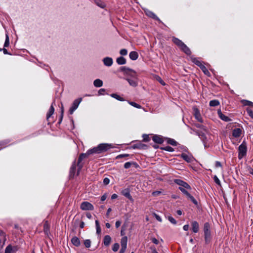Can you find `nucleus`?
<instances>
[{
  "label": "nucleus",
  "mask_w": 253,
  "mask_h": 253,
  "mask_svg": "<svg viewBox=\"0 0 253 253\" xmlns=\"http://www.w3.org/2000/svg\"><path fill=\"white\" fill-rule=\"evenodd\" d=\"M191 60L193 63L198 66L199 67L203 65L202 63L196 58L191 57Z\"/></svg>",
  "instance_id": "nucleus-22"
},
{
  "label": "nucleus",
  "mask_w": 253,
  "mask_h": 253,
  "mask_svg": "<svg viewBox=\"0 0 253 253\" xmlns=\"http://www.w3.org/2000/svg\"><path fill=\"white\" fill-rule=\"evenodd\" d=\"M109 182H110V180L109 178L106 177L103 180V183L105 184V185H107L109 183Z\"/></svg>",
  "instance_id": "nucleus-49"
},
{
  "label": "nucleus",
  "mask_w": 253,
  "mask_h": 253,
  "mask_svg": "<svg viewBox=\"0 0 253 253\" xmlns=\"http://www.w3.org/2000/svg\"><path fill=\"white\" fill-rule=\"evenodd\" d=\"M214 182L218 185H220V181L219 179L218 178L217 176L215 175L213 177Z\"/></svg>",
  "instance_id": "nucleus-46"
},
{
  "label": "nucleus",
  "mask_w": 253,
  "mask_h": 253,
  "mask_svg": "<svg viewBox=\"0 0 253 253\" xmlns=\"http://www.w3.org/2000/svg\"><path fill=\"white\" fill-rule=\"evenodd\" d=\"M183 228L185 231H187L189 229V225L188 224L185 225Z\"/></svg>",
  "instance_id": "nucleus-57"
},
{
  "label": "nucleus",
  "mask_w": 253,
  "mask_h": 253,
  "mask_svg": "<svg viewBox=\"0 0 253 253\" xmlns=\"http://www.w3.org/2000/svg\"><path fill=\"white\" fill-rule=\"evenodd\" d=\"M110 96L121 101H124L125 100L123 98H122V97H121L120 95L116 93L111 94Z\"/></svg>",
  "instance_id": "nucleus-28"
},
{
  "label": "nucleus",
  "mask_w": 253,
  "mask_h": 253,
  "mask_svg": "<svg viewBox=\"0 0 253 253\" xmlns=\"http://www.w3.org/2000/svg\"><path fill=\"white\" fill-rule=\"evenodd\" d=\"M172 42L186 54L190 55L191 54V51L189 47H187V45L185 44L181 40L176 38H173Z\"/></svg>",
  "instance_id": "nucleus-2"
},
{
  "label": "nucleus",
  "mask_w": 253,
  "mask_h": 253,
  "mask_svg": "<svg viewBox=\"0 0 253 253\" xmlns=\"http://www.w3.org/2000/svg\"><path fill=\"white\" fill-rule=\"evenodd\" d=\"M121 224V222L120 221H117L115 223L116 228H118L119 227H120Z\"/></svg>",
  "instance_id": "nucleus-55"
},
{
  "label": "nucleus",
  "mask_w": 253,
  "mask_h": 253,
  "mask_svg": "<svg viewBox=\"0 0 253 253\" xmlns=\"http://www.w3.org/2000/svg\"><path fill=\"white\" fill-rule=\"evenodd\" d=\"M156 80L163 85H165L166 84L165 82L163 81V80L159 76H157L156 78Z\"/></svg>",
  "instance_id": "nucleus-43"
},
{
  "label": "nucleus",
  "mask_w": 253,
  "mask_h": 253,
  "mask_svg": "<svg viewBox=\"0 0 253 253\" xmlns=\"http://www.w3.org/2000/svg\"><path fill=\"white\" fill-rule=\"evenodd\" d=\"M96 233L98 234H99L101 233V228H100V227H96Z\"/></svg>",
  "instance_id": "nucleus-56"
},
{
  "label": "nucleus",
  "mask_w": 253,
  "mask_h": 253,
  "mask_svg": "<svg viewBox=\"0 0 253 253\" xmlns=\"http://www.w3.org/2000/svg\"><path fill=\"white\" fill-rule=\"evenodd\" d=\"M215 166H216V167H219L221 166V165L220 162H216V164H215Z\"/></svg>",
  "instance_id": "nucleus-61"
},
{
  "label": "nucleus",
  "mask_w": 253,
  "mask_h": 253,
  "mask_svg": "<svg viewBox=\"0 0 253 253\" xmlns=\"http://www.w3.org/2000/svg\"><path fill=\"white\" fill-rule=\"evenodd\" d=\"M219 104V102L217 100H212L210 102V105L211 106L214 107L217 106Z\"/></svg>",
  "instance_id": "nucleus-32"
},
{
  "label": "nucleus",
  "mask_w": 253,
  "mask_h": 253,
  "mask_svg": "<svg viewBox=\"0 0 253 253\" xmlns=\"http://www.w3.org/2000/svg\"><path fill=\"white\" fill-rule=\"evenodd\" d=\"M192 230L194 233H197L199 231V224L197 221H194L192 222Z\"/></svg>",
  "instance_id": "nucleus-18"
},
{
  "label": "nucleus",
  "mask_w": 253,
  "mask_h": 253,
  "mask_svg": "<svg viewBox=\"0 0 253 253\" xmlns=\"http://www.w3.org/2000/svg\"><path fill=\"white\" fill-rule=\"evenodd\" d=\"M200 68H201V69L202 70V71L204 72V73L205 75H206L208 76H210V72H209V71L208 70L207 68L205 66V65H204L203 64Z\"/></svg>",
  "instance_id": "nucleus-30"
},
{
  "label": "nucleus",
  "mask_w": 253,
  "mask_h": 253,
  "mask_svg": "<svg viewBox=\"0 0 253 253\" xmlns=\"http://www.w3.org/2000/svg\"><path fill=\"white\" fill-rule=\"evenodd\" d=\"M199 135L200 136L201 139L203 140L204 143H205L206 142V139L207 138L206 137V135H205V133H203V132H201V133L199 134Z\"/></svg>",
  "instance_id": "nucleus-36"
},
{
  "label": "nucleus",
  "mask_w": 253,
  "mask_h": 253,
  "mask_svg": "<svg viewBox=\"0 0 253 253\" xmlns=\"http://www.w3.org/2000/svg\"><path fill=\"white\" fill-rule=\"evenodd\" d=\"M117 63L119 65H124L126 64V60L123 57H120L117 59Z\"/></svg>",
  "instance_id": "nucleus-24"
},
{
  "label": "nucleus",
  "mask_w": 253,
  "mask_h": 253,
  "mask_svg": "<svg viewBox=\"0 0 253 253\" xmlns=\"http://www.w3.org/2000/svg\"><path fill=\"white\" fill-rule=\"evenodd\" d=\"M151 240L153 243H154L155 244H156V245L158 244L159 243V241L155 238H152Z\"/></svg>",
  "instance_id": "nucleus-51"
},
{
  "label": "nucleus",
  "mask_w": 253,
  "mask_h": 253,
  "mask_svg": "<svg viewBox=\"0 0 253 253\" xmlns=\"http://www.w3.org/2000/svg\"><path fill=\"white\" fill-rule=\"evenodd\" d=\"M113 147V146L111 144L101 143L99 144L97 147H94L93 148L88 150L87 154H100L103 152L107 151V150Z\"/></svg>",
  "instance_id": "nucleus-1"
},
{
  "label": "nucleus",
  "mask_w": 253,
  "mask_h": 253,
  "mask_svg": "<svg viewBox=\"0 0 253 253\" xmlns=\"http://www.w3.org/2000/svg\"><path fill=\"white\" fill-rule=\"evenodd\" d=\"M118 198V195L116 194H113L111 196L112 199H115Z\"/></svg>",
  "instance_id": "nucleus-58"
},
{
  "label": "nucleus",
  "mask_w": 253,
  "mask_h": 253,
  "mask_svg": "<svg viewBox=\"0 0 253 253\" xmlns=\"http://www.w3.org/2000/svg\"><path fill=\"white\" fill-rule=\"evenodd\" d=\"M121 193L126 197L127 198L131 201H132V198L130 194L129 191L127 189H125L122 191Z\"/></svg>",
  "instance_id": "nucleus-14"
},
{
  "label": "nucleus",
  "mask_w": 253,
  "mask_h": 253,
  "mask_svg": "<svg viewBox=\"0 0 253 253\" xmlns=\"http://www.w3.org/2000/svg\"><path fill=\"white\" fill-rule=\"evenodd\" d=\"M80 226L81 228H83L84 226V223L83 221L81 222Z\"/></svg>",
  "instance_id": "nucleus-62"
},
{
  "label": "nucleus",
  "mask_w": 253,
  "mask_h": 253,
  "mask_svg": "<svg viewBox=\"0 0 253 253\" xmlns=\"http://www.w3.org/2000/svg\"><path fill=\"white\" fill-rule=\"evenodd\" d=\"M193 114L196 119L199 122H202V118L199 110L196 107L193 108Z\"/></svg>",
  "instance_id": "nucleus-10"
},
{
  "label": "nucleus",
  "mask_w": 253,
  "mask_h": 253,
  "mask_svg": "<svg viewBox=\"0 0 253 253\" xmlns=\"http://www.w3.org/2000/svg\"><path fill=\"white\" fill-rule=\"evenodd\" d=\"M241 102L245 106H250L252 107H253V102H252L250 101H248V100H242L241 101Z\"/></svg>",
  "instance_id": "nucleus-27"
},
{
  "label": "nucleus",
  "mask_w": 253,
  "mask_h": 253,
  "mask_svg": "<svg viewBox=\"0 0 253 253\" xmlns=\"http://www.w3.org/2000/svg\"><path fill=\"white\" fill-rule=\"evenodd\" d=\"M120 53L122 55H126L127 54V51L126 49H122L120 50Z\"/></svg>",
  "instance_id": "nucleus-45"
},
{
  "label": "nucleus",
  "mask_w": 253,
  "mask_h": 253,
  "mask_svg": "<svg viewBox=\"0 0 253 253\" xmlns=\"http://www.w3.org/2000/svg\"><path fill=\"white\" fill-rule=\"evenodd\" d=\"M111 238L109 235H106L104 238V244L105 246H108L111 242Z\"/></svg>",
  "instance_id": "nucleus-25"
},
{
  "label": "nucleus",
  "mask_w": 253,
  "mask_h": 253,
  "mask_svg": "<svg viewBox=\"0 0 253 253\" xmlns=\"http://www.w3.org/2000/svg\"><path fill=\"white\" fill-rule=\"evenodd\" d=\"M242 133V130L240 128H236L233 130L232 135L235 137H239Z\"/></svg>",
  "instance_id": "nucleus-16"
},
{
  "label": "nucleus",
  "mask_w": 253,
  "mask_h": 253,
  "mask_svg": "<svg viewBox=\"0 0 253 253\" xmlns=\"http://www.w3.org/2000/svg\"><path fill=\"white\" fill-rule=\"evenodd\" d=\"M12 247L11 246H8L5 250V253H11Z\"/></svg>",
  "instance_id": "nucleus-42"
},
{
  "label": "nucleus",
  "mask_w": 253,
  "mask_h": 253,
  "mask_svg": "<svg viewBox=\"0 0 253 253\" xmlns=\"http://www.w3.org/2000/svg\"><path fill=\"white\" fill-rule=\"evenodd\" d=\"M128 103L131 106L135 107V108H138V109H140V108H141V106L136 103L135 102H131V101H128Z\"/></svg>",
  "instance_id": "nucleus-34"
},
{
  "label": "nucleus",
  "mask_w": 253,
  "mask_h": 253,
  "mask_svg": "<svg viewBox=\"0 0 253 253\" xmlns=\"http://www.w3.org/2000/svg\"><path fill=\"white\" fill-rule=\"evenodd\" d=\"M239 155L238 158L241 159L244 157L247 153V146L245 143L243 142L238 148Z\"/></svg>",
  "instance_id": "nucleus-4"
},
{
  "label": "nucleus",
  "mask_w": 253,
  "mask_h": 253,
  "mask_svg": "<svg viewBox=\"0 0 253 253\" xmlns=\"http://www.w3.org/2000/svg\"><path fill=\"white\" fill-rule=\"evenodd\" d=\"M153 140L154 142H156L157 143H159V144H161L163 142V140L162 138H161V137H160L158 136H153Z\"/></svg>",
  "instance_id": "nucleus-26"
},
{
  "label": "nucleus",
  "mask_w": 253,
  "mask_h": 253,
  "mask_svg": "<svg viewBox=\"0 0 253 253\" xmlns=\"http://www.w3.org/2000/svg\"><path fill=\"white\" fill-rule=\"evenodd\" d=\"M54 108L52 105L50 106L48 112L46 115V119L47 120H48L49 118L52 115V114L54 113Z\"/></svg>",
  "instance_id": "nucleus-21"
},
{
  "label": "nucleus",
  "mask_w": 253,
  "mask_h": 253,
  "mask_svg": "<svg viewBox=\"0 0 253 253\" xmlns=\"http://www.w3.org/2000/svg\"><path fill=\"white\" fill-rule=\"evenodd\" d=\"M181 157L188 163H191L193 161L194 158L191 155H187L185 153H182Z\"/></svg>",
  "instance_id": "nucleus-12"
},
{
  "label": "nucleus",
  "mask_w": 253,
  "mask_h": 253,
  "mask_svg": "<svg viewBox=\"0 0 253 253\" xmlns=\"http://www.w3.org/2000/svg\"><path fill=\"white\" fill-rule=\"evenodd\" d=\"M90 154H87V152H86V153L85 154H82L79 158V160H78V165H79V164L82 162V161L87 156H88V155H89Z\"/></svg>",
  "instance_id": "nucleus-31"
},
{
  "label": "nucleus",
  "mask_w": 253,
  "mask_h": 253,
  "mask_svg": "<svg viewBox=\"0 0 253 253\" xmlns=\"http://www.w3.org/2000/svg\"><path fill=\"white\" fill-rule=\"evenodd\" d=\"M127 81L128 82L129 84L132 86L135 87L137 85V83L136 80H131L129 79H127Z\"/></svg>",
  "instance_id": "nucleus-29"
},
{
  "label": "nucleus",
  "mask_w": 253,
  "mask_h": 253,
  "mask_svg": "<svg viewBox=\"0 0 253 253\" xmlns=\"http://www.w3.org/2000/svg\"><path fill=\"white\" fill-rule=\"evenodd\" d=\"M247 111L248 112V114H249V115L253 119V112L252 110H251V109H247Z\"/></svg>",
  "instance_id": "nucleus-47"
},
{
  "label": "nucleus",
  "mask_w": 253,
  "mask_h": 253,
  "mask_svg": "<svg viewBox=\"0 0 253 253\" xmlns=\"http://www.w3.org/2000/svg\"><path fill=\"white\" fill-rule=\"evenodd\" d=\"M132 165H134V166H136L137 164L135 162H126L124 165V168L125 169H128Z\"/></svg>",
  "instance_id": "nucleus-33"
},
{
  "label": "nucleus",
  "mask_w": 253,
  "mask_h": 253,
  "mask_svg": "<svg viewBox=\"0 0 253 253\" xmlns=\"http://www.w3.org/2000/svg\"><path fill=\"white\" fill-rule=\"evenodd\" d=\"M80 208L83 211H92L94 210L93 206L88 202H84L81 203Z\"/></svg>",
  "instance_id": "nucleus-5"
},
{
  "label": "nucleus",
  "mask_w": 253,
  "mask_h": 253,
  "mask_svg": "<svg viewBox=\"0 0 253 253\" xmlns=\"http://www.w3.org/2000/svg\"><path fill=\"white\" fill-rule=\"evenodd\" d=\"M129 155L127 154H121L116 157V159H120L128 156Z\"/></svg>",
  "instance_id": "nucleus-48"
},
{
  "label": "nucleus",
  "mask_w": 253,
  "mask_h": 253,
  "mask_svg": "<svg viewBox=\"0 0 253 253\" xmlns=\"http://www.w3.org/2000/svg\"><path fill=\"white\" fill-rule=\"evenodd\" d=\"M168 143L173 145V146H176L177 145V142L172 139H169L168 140Z\"/></svg>",
  "instance_id": "nucleus-38"
},
{
  "label": "nucleus",
  "mask_w": 253,
  "mask_h": 253,
  "mask_svg": "<svg viewBox=\"0 0 253 253\" xmlns=\"http://www.w3.org/2000/svg\"><path fill=\"white\" fill-rule=\"evenodd\" d=\"M96 227H100L99 221L98 220L95 221Z\"/></svg>",
  "instance_id": "nucleus-63"
},
{
  "label": "nucleus",
  "mask_w": 253,
  "mask_h": 253,
  "mask_svg": "<svg viewBox=\"0 0 253 253\" xmlns=\"http://www.w3.org/2000/svg\"><path fill=\"white\" fill-rule=\"evenodd\" d=\"M112 211V209L111 208H109L108 210H107V213H106V215L107 216H109V214H110V212Z\"/></svg>",
  "instance_id": "nucleus-59"
},
{
  "label": "nucleus",
  "mask_w": 253,
  "mask_h": 253,
  "mask_svg": "<svg viewBox=\"0 0 253 253\" xmlns=\"http://www.w3.org/2000/svg\"><path fill=\"white\" fill-rule=\"evenodd\" d=\"M145 13L149 17H151L153 19L159 20V19L158 18V17L152 11H151L148 9H146V10H145Z\"/></svg>",
  "instance_id": "nucleus-15"
},
{
  "label": "nucleus",
  "mask_w": 253,
  "mask_h": 253,
  "mask_svg": "<svg viewBox=\"0 0 253 253\" xmlns=\"http://www.w3.org/2000/svg\"><path fill=\"white\" fill-rule=\"evenodd\" d=\"M107 197V194L105 193L101 196V200L102 201H104L106 199Z\"/></svg>",
  "instance_id": "nucleus-52"
},
{
  "label": "nucleus",
  "mask_w": 253,
  "mask_h": 253,
  "mask_svg": "<svg viewBox=\"0 0 253 253\" xmlns=\"http://www.w3.org/2000/svg\"><path fill=\"white\" fill-rule=\"evenodd\" d=\"M205 239L206 243L210 242L211 239L210 226L208 223H205L204 227Z\"/></svg>",
  "instance_id": "nucleus-3"
},
{
  "label": "nucleus",
  "mask_w": 253,
  "mask_h": 253,
  "mask_svg": "<svg viewBox=\"0 0 253 253\" xmlns=\"http://www.w3.org/2000/svg\"><path fill=\"white\" fill-rule=\"evenodd\" d=\"M71 242L72 244L76 246H79L80 244V240L77 237H74L72 238Z\"/></svg>",
  "instance_id": "nucleus-23"
},
{
  "label": "nucleus",
  "mask_w": 253,
  "mask_h": 253,
  "mask_svg": "<svg viewBox=\"0 0 253 253\" xmlns=\"http://www.w3.org/2000/svg\"><path fill=\"white\" fill-rule=\"evenodd\" d=\"M168 220L172 224H176V221L172 216H169L168 217Z\"/></svg>",
  "instance_id": "nucleus-41"
},
{
  "label": "nucleus",
  "mask_w": 253,
  "mask_h": 253,
  "mask_svg": "<svg viewBox=\"0 0 253 253\" xmlns=\"http://www.w3.org/2000/svg\"><path fill=\"white\" fill-rule=\"evenodd\" d=\"M129 56L131 60H135L138 57V54L136 51H131L129 53Z\"/></svg>",
  "instance_id": "nucleus-19"
},
{
  "label": "nucleus",
  "mask_w": 253,
  "mask_h": 253,
  "mask_svg": "<svg viewBox=\"0 0 253 253\" xmlns=\"http://www.w3.org/2000/svg\"><path fill=\"white\" fill-rule=\"evenodd\" d=\"M9 37L7 34H6V39L4 42V46L7 47L9 45Z\"/></svg>",
  "instance_id": "nucleus-39"
},
{
  "label": "nucleus",
  "mask_w": 253,
  "mask_h": 253,
  "mask_svg": "<svg viewBox=\"0 0 253 253\" xmlns=\"http://www.w3.org/2000/svg\"><path fill=\"white\" fill-rule=\"evenodd\" d=\"M175 182L179 185V187H183V188H185L186 189H191V187L183 181L180 179H176L175 180Z\"/></svg>",
  "instance_id": "nucleus-9"
},
{
  "label": "nucleus",
  "mask_w": 253,
  "mask_h": 253,
  "mask_svg": "<svg viewBox=\"0 0 253 253\" xmlns=\"http://www.w3.org/2000/svg\"><path fill=\"white\" fill-rule=\"evenodd\" d=\"M179 189L180 190V191L184 194L195 205H197L198 204V203L196 199L191 196L190 193L188 192V189H186L185 188H183V187H179Z\"/></svg>",
  "instance_id": "nucleus-6"
},
{
  "label": "nucleus",
  "mask_w": 253,
  "mask_h": 253,
  "mask_svg": "<svg viewBox=\"0 0 253 253\" xmlns=\"http://www.w3.org/2000/svg\"><path fill=\"white\" fill-rule=\"evenodd\" d=\"M49 225H48V223L47 222H46L44 224V232L47 234L48 232L49 231Z\"/></svg>",
  "instance_id": "nucleus-35"
},
{
  "label": "nucleus",
  "mask_w": 253,
  "mask_h": 253,
  "mask_svg": "<svg viewBox=\"0 0 253 253\" xmlns=\"http://www.w3.org/2000/svg\"><path fill=\"white\" fill-rule=\"evenodd\" d=\"M126 228L125 227V226L123 225L122 227V230L121 231V234L122 236H123L125 235V230Z\"/></svg>",
  "instance_id": "nucleus-54"
},
{
  "label": "nucleus",
  "mask_w": 253,
  "mask_h": 253,
  "mask_svg": "<svg viewBox=\"0 0 253 253\" xmlns=\"http://www.w3.org/2000/svg\"><path fill=\"white\" fill-rule=\"evenodd\" d=\"M82 100V98H80L74 101L72 105L69 110L70 114H73L75 110H76L78 108Z\"/></svg>",
  "instance_id": "nucleus-7"
},
{
  "label": "nucleus",
  "mask_w": 253,
  "mask_h": 253,
  "mask_svg": "<svg viewBox=\"0 0 253 253\" xmlns=\"http://www.w3.org/2000/svg\"><path fill=\"white\" fill-rule=\"evenodd\" d=\"M196 126L197 127L201 128L202 129V130H203L205 131H206V129L205 128V127L203 126H202L201 125H200V124H196Z\"/></svg>",
  "instance_id": "nucleus-50"
},
{
  "label": "nucleus",
  "mask_w": 253,
  "mask_h": 253,
  "mask_svg": "<svg viewBox=\"0 0 253 253\" xmlns=\"http://www.w3.org/2000/svg\"><path fill=\"white\" fill-rule=\"evenodd\" d=\"M93 84L95 87H99L102 86L103 82L100 79H96L93 82Z\"/></svg>",
  "instance_id": "nucleus-20"
},
{
  "label": "nucleus",
  "mask_w": 253,
  "mask_h": 253,
  "mask_svg": "<svg viewBox=\"0 0 253 253\" xmlns=\"http://www.w3.org/2000/svg\"><path fill=\"white\" fill-rule=\"evenodd\" d=\"M103 62L105 66L110 67L112 65L113 61L112 58L107 57L103 59Z\"/></svg>",
  "instance_id": "nucleus-13"
},
{
  "label": "nucleus",
  "mask_w": 253,
  "mask_h": 253,
  "mask_svg": "<svg viewBox=\"0 0 253 253\" xmlns=\"http://www.w3.org/2000/svg\"><path fill=\"white\" fill-rule=\"evenodd\" d=\"M163 149H164L166 151H169V152H172L174 150L172 147H171L169 146H166V147L163 148Z\"/></svg>",
  "instance_id": "nucleus-44"
},
{
  "label": "nucleus",
  "mask_w": 253,
  "mask_h": 253,
  "mask_svg": "<svg viewBox=\"0 0 253 253\" xmlns=\"http://www.w3.org/2000/svg\"><path fill=\"white\" fill-rule=\"evenodd\" d=\"M217 113H218V115L219 118L221 120H222L224 121H226V122H228L230 121V119L228 117H227L225 115H224V114H223L220 110H218Z\"/></svg>",
  "instance_id": "nucleus-17"
},
{
  "label": "nucleus",
  "mask_w": 253,
  "mask_h": 253,
  "mask_svg": "<svg viewBox=\"0 0 253 253\" xmlns=\"http://www.w3.org/2000/svg\"><path fill=\"white\" fill-rule=\"evenodd\" d=\"M84 244L86 248H89L91 245V241L89 240L84 241Z\"/></svg>",
  "instance_id": "nucleus-40"
},
{
  "label": "nucleus",
  "mask_w": 253,
  "mask_h": 253,
  "mask_svg": "<svg viewBox=\"0 0 253 253\" xmlns=\"http://www.w3.org/2000/svg\"><path fill=\"white\" fill-rule=\"evenodd\" d=\"M119 244L118 243H115L113 245L112 250L114 252H117L119 249Z\"/></svg>",
  "instance_id": "nucleus-37"
},
{
  "label": "nucleus",
  "mask_w": 253,
  "mask_h": 253,
  "mask_svg": "<svg viewBox=\"0 0 253 253\" xmlns=\"http://www.w3.org/2000/svg\"><path fill=\"white\" fill-rule=\"evenodd\" d=\"M127 238L126 236L123 237L121 241V249L119 253H124L127 246Z\"/></svg>",
  "instance_id": "nucleus-8"
},
{
  "label": "nucleus",
  "mask_w": 253,
  "mask_h": 253,
  "mask_svg": "<svg viewBox=\"0 0 253 253\" xmlns=\"http://www.w3.org/2000/svg\"><path fill=\"white\" fill-rule=\"evenodd\" d=\"M86 216H87V218H89V219H90V218H91V217H92V216H91V214H90V213H86Z\"/></svg>",
  "instance_id": "nucleus-64"
},
{
  "label": "nucleus",
  "mask_w": 253,
  "mask_h": 253,
  "mask_svg": "<svg viewBox=\"0 0 253 253\" xmlns=\"http://www.w3.org/2000/svg\"><path fill=\"white\" fill-rule=\"evenodd\" d=\"M154 216H155V218L157 219V220H158L160 222H162V220L159 215L155 213Z\"/></svg>",
  "instance_id": "nucleus-53"
},
{
  "label": "nucleus",
  "mask_w": 253,
  "mask_h": 253,
  "mask_svg": "<svg viewBox=\"0 0 253 253\" xmlns=\"http://www.w3.org/2000/svg\"><path fill=\"white\" fill-rule=\"evenodd\" d=\"M160 193V192L159 191H155V192H154L152 194L153 196H157Z\"/></svg>",
  "instance_id": "nucleus-60"
},
{
  "label": "nucleus",
  "mask_w": 253,
  "mask_h": 253,
  "mask_svg": "<svg viewBox=\"0 0 253 253\" xmlns=\"http://www.w3.org/2000/svg\"><path fill=\"white\" fill-rule=\"evenodd\" d=\"M121 70L124 71L125 73L129 74L132 77H135L136 76V72L134 70H132L130 69L123 67L121 68Z\"/></svg>",
  "instance_id": "nucleus-11"
}]
</instances>
